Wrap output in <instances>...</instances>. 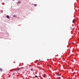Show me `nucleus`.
I'll return each instance as SVG.
<instances>
[{
    "mask_svg": "<svg viewBox=\"0 0 79 79\" xmlns=\"http://www.w3.org/2000/svg\"><path fill=\"white\" fill-rule=\"evenodd\" d=\"M19 69H15L14 70V71H17V70L18 71H19Z\"/></svg>",
    "mask_w": 79,
    "mask_h": 79,
    "instance_id": "f257e3e1",
    "label": "nucleus"
},
{
    "mask_svg": "<svg viewBox=\"0 0 79 79\" xmlns=\"http://www.w3.org/2000/svg\"><path fill=\"white\" fill-rule=\"evenodd\" d=\"M6 17L8 19H10V17L9 15H7L6 16Z\"/></svg>",
    "mask_w": 79,
    "mask_h": 79,
    "instance_id": "f03ea898",
    "label": "nucleus"
},
{
    "mask_svg": "<svg viewBox=\"0 0 79 79\" xmlns=\"http://www.w3.org/2000/svg\"><path fill=\"white\" fill-rule=\"evenodd\" d=\"M43 77H44L45 78H46V77H47L46 76V75H43Z\"/></svg>",
    "mask_w": 79,
    "mask_h": 79,
    "instance_id": "7ed1b4c3",
    "label": "nucleus"
},
{
    "mask_svg": "<svg viewBox=\"0 0 79 79\" xmlns=\"http://www.w3.org/2000/svg\"><path fill=\"white\" fill-rule=\"evenodd\" d=\"M75 20L74 19H73V23H74L75 22Z\"/></svg>",
    "mask_w": 79,
    "mask_h": 79,
    "instance_id": "20e7f679",
    "label": "nucleus"
},
{
    "mask_svg": "<svg viewBox=\"0 0 79 79\" xmlns=\"http://www.w3.org/2000/svg\"><path fill=\"white\" fill-rule=\"evenodd\" d=\"M13 17H16V15H14Z\"/></svg>",
    "mask_w": 79,
    "mask_h": 79,
    "instance_id": "39448f33",
    "label": "nucleus"
},
{
    "mask_svg": "<svg viewBox=\"0 0 79 79\" xmlns=\"http://www.w3.org/2000/svg\"><path fill=\"white\" fill-rule=\"evenodd\" d=\"M34 6H37V4H34Z\"/></svg>",
    "mask_w": 79,
    "mask_h": 79,
    "instance_id": "423d86ee",
    "label": "nucleus"
},
{
    "mask_svg": "<svg viewBox=\"0 0 79 79\" xmlns=\"http://www.w3.org/2000/svg\"><path fill=\"white\" fill-rule=\"evenodd\" d=\"M0 71H2V69H0Z\"/></svg>",
    "mask_w": 79,
    "mask_h": 79,
    "instance_id": "0eeeda50",
    "label": "nucleus"
},
{
    "mask_svg": "<svg viewBox=\"0 0 79 79\" xmlns=\"http://www.w3.org/2000/svg\"><path fill=\"white\" fill-rule=\"evenodd\" d=\"M14 75H15V73H13L12 74V76H14Z\"/></svg>",
    "mask_w": 79,
    "mask_h": 79,
    "instance_id": "6e6552de",
    "label": "nucleus"
},
{
    "mask_svg": "<svg viewBox=\"0 0 79 79\" xmlns=\"http://www.w3.org/2000/svg\"><path fill=\"white\" fill-rule=\"evenodd\" d=\"M58 76H59V75L58 74H56Z\"/></svg>",
    "mask_w": 79,
    "mask_h": 79,
    "instance_id": "1a4fd4ad",
    "label": "nucleus"
},
{
    "mask_svg": "<svg viewBox=\"0 0 79 79\" xmlns=\"http://www.w3.org/2000/svg\"><path fill=\"white\" fill-rule=\"evenodd\" d=\"M38 76H35V77L36 78Z\"/></svg>",
    "mask_w": 79,
    "mask_h": 79,
    "instance_id": "9d476101",
    "label": "nucleus"
},
{
    "mask_svg": "<svg viewBox=\"0 0 79 79\" xmlns=\"http://www.w3.org/2000/svg\"><path fill=\"white\" fill-rule=\"evenodd\" d=\"M31 69V71H33V69Z\"/></svg>",
    "mask_w": 79,
    "mask_h": 79,
    "instance_id": "9b49d317",
    "label": "nucleus"
},
{
    "mask_svg": "<svg viewBox=\"0 0 79 79\" xmlns=\"http://www.w3.org/2000/svg\"><path fill=\"white\" fill-rule=\"evenodd\" d=\"M18 2V3H20V2Z\"/></svg>",
    "mask_w": 79,
    "mask_h": 79,
    "instance_id": "f8f14e48",
    "label": "nucleus"
},
{
    "mask_svg": "<svg viewBox=\"0 0 79 79\" xmlns=\"http://www.w3.org/2000/svg\"><path fill=\"white\" fill-rule=\"evenodd\" d=\"M59 78H61V77H59Z\"/></svg>",
    "mask_w": 79,
    "mask_h": 79,
    "instance_id": "ddd939ff",
    "label": "nucleus"
}]
</instances>
